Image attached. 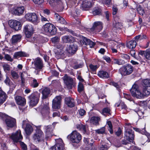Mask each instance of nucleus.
Here are the masks:
<instances>
[{
	"instance_id": "obj_1",
	"label": "nucleus",
	"mask_w": 150,
	"mask_h": 150,
	"mask_svg": "<svg viewBox=\"0 0 150 150\" xmlns=\"http://www.w3.org/2000/svg\"><path fill=\"white\" fill-rule=\"evenodd\" d=\"M134 132L130 129H127L125 134L124 139L122 141V143L123 144L126 145L129 143V142L132 141L134 139Z\"/></svg>"
},
{
	"instance_id": "obj_2",
	"label": "nucleus",
	"mask_w": 150,
	"mask_h": 150,
	"mask_svg": "<svg viewBox=\"0 0 150 150\" xmlns=\"http://www.w3.org/2000/svg\"><path fill=\"white\" fill-rule=\"evenodd\" d=\"M130 91L132 96L137 98L141 99L145 96L144 92L142 93L140 92L138 86L137 84H134L133 85Z\"/></svg>"
},
{
	"instance_id": "obj_3",
	"label": "nucleus",
	"mask_w": 150,
	"mask_h": 150,
	"mask_svg": "<svg viewBox=\"0 0 150 150\" xmlns=\"http://www.w3.org/2000/svg\"><path fill=\"white\" fill-rule=\"evenodd\" d=\"M65 85L68 89H71L75 86L76 83L74 79L67 74H65L62 78Z\"/></svg>"
},
{
	"instance_id": "obj_4",
	"label": "nucleus",
	"mask_w": 150,
	"mask_h": 150,
	"mask_svg": "<svg viewBox=\"0 0 150 150\" xmlns=\"http://www.w3.org/2000/svg\"><path fill=\"white\" fill-rule=\"evenodd\" d=\"M43 30L47 34L53 35L57 33V29L55 26L50 23H46L43 26Z\"/></svg>"
},
{
	"instance_id": "obj_5",
	"label": "nucleus",
	"mask_w": 150,
	"mask_h": 150,
	"mask_svg": "<svg viewBox=\"0 0 150 150\" xmlns=\"http://www.w3.org/2000/svg\"><path fill=\"white\" fill-rule=\"evenodd\" d=\"M133 67L130 64H127L121 67L119 71L122 76H126L130 74L133 72Z\"/></svg>"
},
{
	"instance_id": "obj_6",
	"label": "nucleus",
	"mask_w": 150,
	"mask_h": 150,
	"mask_svg": "<svg viewBox=\"0 0 150 150\" xmlns=\"http://www.w3.org/2000/svg\"><path fill=\"white\" fill-rule=\"evenodd\" d=\"M40 93L38 92H35L32 93L28 97L30 100V104L33 106L36 105L38 103L40 97Z\"/></svg>"
},
{
	"instance_id": "obj_7",
	"label": "nucleus",
	"mask_w": 150,
	"mask_h": 150,
	"mask_svg": "<svg viewBox=\"0 0 150 150\" xmlns=\"http://www.w3.org/2000/svg\"><path fill=\"white\" fill-rule=\"evenodd\" d=\"M36 128L33 138L34 140L40 142L44 140V133L40 127H37Z\"/></svg>"
},
{
	"instance_id": "obj_8",
	"label": "nucleus",
	"mask_w": 150,
	"mask_h": 150,
	"mask_svg": "<svg viewBox=\"0 0 150 150\" xmlns=\"http://www.w3.org/2000/svg\"><path fill=\"white\" fill-rule=\"evenodd\" d=\"M69 137L70 140L73 143H79L81 139V135L77 131H73L70 136L69 135L67 137Z\"/></svg>"
},
{
	"instance_id": "obj_9",
	"label": "nucleus",
	"mask_w": 150,
	"mask_h": 150,
	"mask_svg": "<svg viewBox=\"0 0 150 150\" xmlns=\"http://www.w3.org/2000/svg\"><path fill=\"white\" fill-rule=\"evenodd\" d=\"M25 18L26 20L35 24L39 22L38 17L34 13H28L25 14Z\"/></svg>"
},
{
	"instance_id": "obj_10",
	"label": "nucleus",
	"mask_w": 150,
	"mask_h": 150,
	"mask_svg": "<svg viewBox=\"0 0 150 150\" xmlns=\"http://www.w3.org/2000/svg\"><path fill=\"white\" fill-rule=\"evenodd\" d=\"M24 30L26 37L29 38L34 33V29L33 25L30 24H28L24 26Z\"/></svg>"
},
{
	"instance_id": "obj_11",
	"label": "nucleus",
	"mask_w": 150,
	"mask_h": 150,
	"mask_svg": "<svg viewBox=\"0 0 150 150\" xmlns=\"http://www.w3.org/2000/svg\"><path fill=\"white\" fill-rule=\"evenodd\" d=\"M62 97L59 96H56L53 100L52 108L53 109H59L60 108Z\"/></svg>"
},
{
	"instance_id": "obj_12",
	"label": "nucleus",
	"mask_w": 150,
	"mask_h": 150,
	"mask_svg": "<svg viewBox=\"0 0 150 150\" xmlns=\"http://www.w3.org/2000/svg\"><path fill=\"white\" fill-rule=\"evenodd\" d=\"M34 65V68L36 70H40L44 67V64L42 60L40 57L35 58L34 62H32Z\"/></svg>"
},
{
	"instance_id": "obj_13",
	"label": "nucleus",
	"mask_w": 150,
	"mask_h": 150,
	"mask_svg": "<svg viewBox=\"0 0 150 150\" xmlns=\"http://www.w3.org/2000/svg\"><path fill=\"white\" fill-rule=\"evenodd\" d=\"M10 138L12 139L14 143H17L19 142V140L23 139V137L21 134V131L19 129L15 133L12 134L10 136Z\"/></svg>"
},
{
	"instance_id": "obj_14",
	"label": "nucleus",
	"mask_w": 150,
	"mask_h": 150,
	"mask_svg": "<svg viewBox=\"0 0 150 150\" xmlns=\"http://www.w3.org/2000/svg\"><path fill=\"white\" fill-rule=\"evenodd\" d=\"M10 26L16 31L20 30L22 25L21 23L16 20L10 21L9 22Z\"/></svg>"
},
{
	"instance_id": "obj_15",
	"label": "nucleus",
	"mask_w": 150,
	"mask_h": 150,
	"mask_svg": "<svg viewBox=\"0 0 150 150\" xmlns=\"http://www.w3.org/2000/svg\"><path fill=\"white\" fill-rule=\"evenodd\" d=\"M56 144L50 148L51 150H63L64 148V144L61 139L56 140Z\"/></svg>"
},
{
	"instance_id": "obj_16",
	"label": "nucleus",
	"mask_w": 150,
	"mask_h": 150,
	"mask_svg": "<svg viewBox=\"0 0 150 150\" xmlns=\"http://www.w3.org/2000/svg\"><path fill=\"white\" fill-rule=\"evenodd\" d=\"M103 28L102 24L100 21L96 22L94 23L92 27L90 29L91 32H99Z\"/></svg>"
},
{
	"instance_id": "obj_17",
	"label": "nucleus",
	"mask_w": 150,
	"mask_h": 150,
	"mask_svg": "<svg viewBox=\"0 0 150 150\" xmlns=\"http://www.w3.org/2000/svg\"><path fill=\"white\" fill-rule=\"evenodd\" d=\"M26 125L25 128V131L27 135H30L33 131V128L31 125L28 123L27 120H24L23 121L22 126L24 127Z\"/></svg>"
},
{
	"instance_id": "obj_18",
	"label": "nucleus",
	"mask_w": 150,
	"mask_h": 150,
	"mask_svg": "<svg viewBox=\"0 0 150 150\" xmlns=\"http://www.w3.org/2000/svg\"><path fill=\"white\" fill-rule=\"evenodd\" d=\"M5 122L6 126L12 128L16 125V119L10 117L6 119Z\"/></svg>"
},
{
	"instance_id": "obj_19",
	"label": "nucleus",
	"mask_w": 150,
	"mask_h": 150,
	"mask_svg": "<svg viewBox=\"0 0 150 150\" xmlns=\"http://www.w3.org/2000/svg\"><path fill=\"white\" fill-rule=\"evenodd\" d=\"M56 3L55 8L58 12L62 11L64 9L63 2L61 0H52Z\"/></svg>"
},
{
	"instance_id": "obj_20",
	"label": "nucleus",
	"mask_w": 150,
	"mask_h": 150,
	"mask_svg": "<svg viewBox=\"0 0 150 150\" xmlns=\"http://www.w3.org/2000/svg\"><path fill=\"white\" fill-rule=\"evenodd\" d=\"M54 127L53 125H48L45 127V131L46 133V138L51 136Z\"/></svg>"
},
{
	"instance_id": "obj_21",
	"label": "nucleus",
	"mask_w": 150,
	"mask_h": 150,
	"mask_svg": "<svg viewBox=\"0 0 150 150\" xmlns=\"http://www.w3.org/2000/svg\"><path fill=\"white\" fill-rule=\"evenodd\" d=\"M15 99L18 105L23 106L25 104L26 100L25 98L17 96L15 97Z\"/></svg>"
},
{
	"instance_id": "obj_22",
	"label": "nucleus",
	"mask_w": 150,
	"mask_h": 150,
	"mask_svg": "<svg viewBox=\"0 0 150 150\" xmlns=\"http://www.w3.org/2000/svg\"><path fill=\"white\" fill-rule=\"evenodd\" d=\"M51 92L50 89L47 87L43 88L42 90L41 93L42 96V99H45L47 98L50 96Z\"/></svg>"
},
{
	"instance_id": "obj_23",
	"label": "nucleus",
	"mask_w": 150,
	"mask_h": 150,
	"mask_svg": "<svg viewBox=\"0 0 150 150\" xmlns=\"http://www.w3.org/2000/svg\"><path fill=\"white\" fill-rule=\"evenodd\" d=\"M78 46L76 44H71L69 46L67 50L68 53L71 54H74L78 50Z\"/></svg>"
},
{
	"instance_id": "obj_24",
	"label": "nucleus",
	"mask_w": 150,
	"mask_h": 150,
	"mask_svg": "<svg viewBox=\"0 0 150 150\" xmlns=\"http://www.w3.org/2000/svg\"><path fill=\"white\" fill-rule=\"evenodd\" d=\"M25 10L24 7L23 6H20L15 8L13 12L16 15L20 16L23 13Z\"/></svg>"
},
{
	"instance_id": "obj_25",
	"label": "nucleus",
	"mask_w": 150,
	"mask_h": 150,
	"mask_svg": "<svg viewBox=\"0 0 150 150\" xmlns=\"http://www.w3.org/2000/svg\"><path fill=\"white\" fill-rule=\"evenodd\" d=\"M66 104L70 107H73L75 106V103L74 99L70 97H66L65 98Z\"/></svg>"
},
{
	"instance_id": "obj_26",
	"label": "nucleus",
	"mask_w": 150,
	"mask_h": 150,
	"mask_svg": "<svg viewBox=\"0 0 150 150\" xmlns=\"http://www.w3.org/2000/svg\"><path fill=\"white\" fill-rule=\"evenodd\" d=\"M7 97L6 93L0 88V105L6 101Z\"/></svg>"
},
{
	"instance_id": "obj_27",
	"label": "nucleus",
	"mask_w": 150,
	"mask_h": 150,
	"mask_svg": "<svg viewBox=\"0 0 150 150\" xmlns=\"http://www.w3.org/2000/svg\"><path fill=\"white\" fill-rule=\"evenodd\" d=\"M139 54L144 56L148 60H150V48L147 49L146 51L140 50L139 52Z\"/></svg>"
},
{
	"instance_id": "obj_28",
	"label": "nucleus",
	"mask_w": 150,
	"mask_h": 150,
	"mask_svg": "<svg viewBox=\"0 0 150 150\" xmlns=\"http://www.w3.org/2000/svg\"><path fill=\"white\" fill-rule=\"evenodd\" d=\"M62 40L63 43H70L74 40V38L71 35H65L63 36Z\"/></svg>"
},
{
	"instance_id": "obj_29",
	"label": "nucleus",
	"mask_w": 150,
	"mask_h": 150,
	"mask_svg": "<svg viewBox=\"0 0 150 150\" xmlns=\"http://www.w3.org/2000/svg\"><path fill=\"white\" fill-rule=\"evenodd\" d=\"M82 41L83 44H85L86 45H89L90 47L91 48L93 47L95 45L94 42L85 37L83 38Z\"/></svg>"
},
{
	"instance_id": "obj_30",
	"label": "nucleus",
	"mask_w": 150,
	"mask_h": 150,
	"mask_svg": "<svg viewBox=\"0 0 150 150\" xmlns=\"http://www.w3.org/2000/svg\"><path fill=\"white\" fill-rule=\"evenodd\" d=\"M91 0H86L83 1L82 4V7L84 9L86 10L90 8L92 6V4L90 1Z\"/></svg>"
},
{
	"instance_id": "obj_31",
	"label": "nucleus",
	"mask_w": 150,
	"mask_h": 150,
	"mask_svg": "<svg viewBox=\"0 0 150 150\" xmlns=\"http://www.w3.org/2000/svg\"><path fill=\"white\" fill-rule=\"evenodd\" d=\"M27 56L26 53L24 52L19 51L15 52L13 55L15 59H18L20 57H25Z\"/></svg>"
},
{
	"instance_id": "obj_32",
	"label": "nucleus",
	"mask_w": 150,
	"mask_h": 150,
	"mask_svg": "<svg viewBox=\"0 0 150 150\" xmlns=\"http://www.w3.org/2000/svg\"><path fill=\"white\" fill-rule=\"evenodd\" d=\"M98 75L100 78L104 79H107L109 77V73L104 71H99L98 73Z\"/></svg>"
},
{
	"instance_id": "obj_33",
	"label": "nucleus",
	"mask_w": 150,
	"mask_h": 150,
	"mask_svg": "<svg viewBox=\"0 0 150 150\" xmlns=\"http://www.w3.org/2000/svg\"><path fill=\"white\" fill-rule=\"evenodd\" d=\"M21 36L20 35H13L11 38V42L13 44H14L17 43L19 41L21 38Z\"/></svg>"
},
{
	"instance_id": "obj_34",
	"label": "nucleus",
	"mask_w": 150,
	"mask_h": 150,
	"mask_svg": "<svg viewBox=\"0 0 150 150\" xmlns=\"http://www.w3.org/2000/svg\"><path fill=\"white\" fill-rule=\"evenodd\" d=\"M100 119V118L98 117L93 116L90 118L89 121L90 123L96 125L99 124V121Z\"/></svg>"
},
{
	"instance_id": "obj_35",
	"label": "nucleus",
	"mask_w": 150,
	"mask_h": 150,
	"mask_svg": "<svg viewBox=\"0 0 150 150\" xmlns=\"http://www.w3.org/2000/svg\"><path fill=\"white\" fill-rule=\"evenodd\" d=\"M42 115L44 116H49L50 113L49 107L47 106H45L41 110Z\"/></svg>"
},
{
	"instance_id": "obj_36",
	"label": "nucleus",
	"mask_w": 150,
	"mask_h": 150,
	"mask_svg": "<svg viewBox=\"0 0 150 150\" xmlns=\"http://www.w3.org/2000/svg\"><path fill=\"white\" fill-rule=\"evenodd\" d=\"M54 16L59 23L62 24H65L66 23V22L64 19L61 17L58 13H55Z\"/></svg>"
},
{
	"instance_id": "obj_37",
	"label": "nucleus",
	"mask_w": 150,
	"mask_h": 150,
	"mask_svg": "<svg viewBox=\"0 0 150 150\" xmlns=\"http://www.w3.org/2000/svg\"><path fill=\"white\" fill-rule=\"evenodd\" d=\"M136 45V41L131 40L127 43V46L129 49H133L135 47Z\"/></svg>"
},
{
	"instance_id": "obj_38",
	"label": "nucleus",
	"mask_w": 150,
	"mask_h": 150,
	"mask_svg": "<svg viewBox=\"0 0 150 150\" xmlns=\"http://www.w3.org/2000/svg\"><path fill=\"white\" fill-rule=\"evenodd\" d=\"M76 127L79 130H82L84 134L86 132V127L85 125H83L81 124H78L76 125Z\"/></svg>"
},
{
	"instance_id": "obj_39",
	"label": "nucleus",
	"mask_w": 150,
	"mask_h": 150,
	"mask_svg": "<svg viewBox=\"0 0 150 150\" xmlns=\"http://www.w3.org/2000/svg\"><path fill=\"white\" fill-rule=\"evenodd\" d=\"M110 109L108 107L105 108L103 109L101 113L105 115L106 114H109V115H110Z\"/></svg>"
},
{
	"instance_id": "obj_40",
	"label": "nucleus",
	"mask_w": 150,
	"mask_h": 150,
	"mask_svg": "<svg viewBox=\"0 0 150 150\" xmlns=\"http://www.w3.org/2000/svg\"><path fill=\"white\" fill-rule=\"evenodd\" d=\"M144 88H147L150 86V80L147 79L144 80L143 81Z\"/></svg>"
},
{
	"instance_id": "obj_41",
	"label": "nucleus",
	"mask_w": 150,
	"mask_h": 150,
	"mask_svg": "<svg viewBox=\"0 0 150 150\" xmlns=\"http://www.w3.org/2000/svg\"><path fill=\"white\" fill-rule=\"evenodd\" d=\"M102 11L100 8H97L94 9L93 13L94 15H100L101 14Z\"/></svg>"
},
{
	"instance_id": "obj_42",
	"label": "nucleus",
	"mask_w": 150,
	"mask_h": 150,
	"mask_svg": "<svg viewBox=\"0 0 150 150\" xmlns=\"http://www.w3.org/2000/svg\"><path fill=\"white\" fill-rule=\"evenodd\" d=\"M137 10L138 13L140 15H143L144 13L143 9L141 7L140 5H137Z\"/></svg>"
},
{
	"instance_id": "obj_43",
	"label": "nucleus",
	"mask_w": 150,
	"mask_h": 150,
	"mask_svg": "<svg viewBox=\"0 0 150 150\" xmlns=\"http://www.w3.org/2000/svg\"><path fill=\"white\" fill-rule=\"evenodd\" d=\"M39 83L36 79H34L31 83L30 86L33 88H36L38 86Z\"/></svg>"
},
{
	"instance_id": "obj_44",
	"label": "nucleus",
	"mask_w": 150,
	"mask_h": 150,
	"mask_svg": "<svg viewBox=\"0 0 150 150\" xmlns=\"http://www.w3.org/2000/svg\"><path fill=\"white\" fill-rule=\"evenodd\" d=\"M89 67L91 69V71L92 72H96L98 68V67L97 65H94L92 64H90Z\"/></svg>"
},
{
	"instance_id": "obj_45",
	"label": "nucleus",
	"mask_w": 150,
	"mask_h": 150,
	"mask_svg": "<svg viewBox=\"0 0 150 150\" xmlns=\"http://www.w3.org/2000/svg\"><path fill=\"white\" fill-rule=\"evenodd\" d=\"M3 67L5 72H7L10 70V66L8 64L6 63L4 64L3 65Z\"/></svg>"
},
{
	"instance_id": "obj_46",
	"label": "nucleus",
	"mask_w": 150,
	"mask_h": 150,
	"mask_svg": "<svg viewBox=\"0 0 150 150\" xmlns=\"http://www.w3.org/2000/svg\"><path fill=\"white\" fill-rule=\"evenodd\" d=\"M11 75L13 78L14 79H17L19 77L17 73L14 71H11Z\"/></svg>"
},
{
	"instance_id": "obj_47",
	"label": "nucleus",
	"mask_w": 150,
	"mask_h": 150,
	"mask_svg": "<svg viewBox=\"0 0 150 150\" xmlns=\"http://www.w3.org/2000/svg\"><path fill=\"white\" fill-rule=\"evenodd\" d=\"M84 89V86L83 84L81 82L79 83L78 87V91L79 93H81L83 91Z\"/></svg>"
},
{
	"instance_id": "obj_48",
	"label": "nucleus",
	"mask_w": 150,
	"mask_h": 150,
	"mask_svg": "<svg viewBox=\"0 0 150 150\" xmlns=\"http://www.w3.org/2000/svg\"><path fill=\"white\" fill-rule=\"evenodd\" d=\"M107 125L108 126V130L111 134H112L113 130L112 129V126L111 122L110 121H108L107 122Z\"/></svg>"
},
{
	"instance_id": "obj_49",
	"label": "nucleus",
	"mask_w": 150,
	"mask_h": 150,
	"mask_svg": "<svg viewBox=\"0 0 150 150\" xmlns=\"http://www.w3.org/2000/svg\"><path fill=\"white\" fill-rule=\"evenodd\" d=\"M105 128L103 127L99 129L96 130V132L98 134H103L105 133Z\"/></svg>"
},
{
	"instance_id": "obj_50",
	"label": "nucleus",
	"mask_w": 150,
	"mask_h": 150,
	"mask_svg": "<svg viewBox=\"0 0 150 150\" xmlns=\"http://www.w3.org/2000/svg\"><path fill=\"white\" fill-rule=\"evenodd\" d=\"M78 112L79 115L82 116L85 115L86 114V111L83 109L78 110Z\"/></svg>"
},
{
	"instance_id": "obj_51",
	"label": "nucleus",
	"mask_w": 150,
	"mask_h": 150,
	"mask_svg": "<svg viewBox=\"0 0 150 150\" xmlns=\"http://www.w3.org/2000/svg\"><path fill=\"white\" fill-rule=\"evenodd\" d=\"M20 144L23 150H27V145L23 142L20 141Z\"/></svg>"
},
{
	"instance_id": "obj_52",
	"label": "nucleus",
	"mask_w": 150,
	"mask_h": 150,
	"mask_svg": "<svg viewBox=\"0 0 150 150\" xmlns=\"http://www.w3.org/2000/svg\"><path fill=\"white\" fill-rule=\"evenodd\" d=\"M4 58L8 61L11 62L13 61V59L11 58V57L8 54H5Z\"/></svg>"
},
{
	"instance_id": "obj_53",
	"label": "nucleus",
	"mask_w": 150,
	"mask_h": 150,
	"mask_svg": "<svg viewBox=\"0 0 150 150\" xmlns=\"http://www.w3.org/2000/svg\"><path fill=\"white\" fill-rule=\"evenodd\" d=\"M109 147L108 146L107 144H105L102 145L100 147V150H107L109 148Z\"/></svg>"
},
{
	"instance_id": "obj_54",
	"label": "nucleus",
	"mask_w": 150,
	"mask_h": 150,
	"mask_svg": "<svg viewBox=\"0 0 150 150\" xmlns=\"http://www.w3.org/2000/svg\"><path fill=\"white\" fill-rule=\"evenodd\" d=\"M122 26V25L121 23H120L119 22H116L114 25V27L116 29H118L120 28Z\"/></svg>"
},
{
	"instance_id": "obj_55",
	"label": "nucleus",
	"mask_w": 150,
	"mask_h": 150,
	"mask_svg": "<svg viewBox=\"0 0 150 150\" xmlns=\"http://www.w3.org/2000/svg\"><path fill=\"white\" fill-rule=\"evenodd\" d=\"M112 0H103L102 3L106 5H110L111 3Z\"/></svg>"
},
{
	"instance_id": "obj_56",
	"label": "nucleus",
	"mask_w": 150,
	"mask_h": 150,
	"mask_svg": "<svg viewBox=\"0 0 150 150\" xmlns=\"http://www.w3.org/2000/svg\"><path fill=\"white\" fill-rule=\"evenodd\" d=\"M110 84L114 86L117 89H119L120 88V86L118 84V83H117L115 82L114 81H111L110 82Z\"/></svg>"
},
{
	"instance_id": "obj_57",
	"label": "nucleus",
	"mask_w": 150,
	"mask_h": 150,
	"mask_svg": "<svg viewBox=\"0 0 150 150\" xmlns=\"http://www.w3.org/2000/svg\"><path fill=\"white\" fill-rule=\"evenodd\" d=\"M121 61V60H119L117 59H114L113 62L114 64H117L118 65H121L122 64Z\"/></svg>"
},
{
	"instance_id": "obj_58",
	"label": "nucleus",
	"mask_w": 150,
	"mask_h": 150,
	"mask_svg": "<svg viewBox=\"0 0 150 150\" xmlns=\"http://www.w3.org/2000/svg\"><path fill=\"white\" fill-rule=\"evenodd\" d=\"M122 131L120 128L119 127L117 131L115 132V134L118 137L120 136L122 134Z\"/></svg>"
},
{
	"instance_id": "obj_59",
	"label": "nucleus",
	"mask_w": 150,
	"mask_h": 150,
	"mask_svg": "<svg viewBox=\"0 0 150 150\" xmlns=\"http://www.w3.org/2000/svg\"><path fill=\"white\" fill-rule=\"evenodd\" d=\"M59 38L57 37H55L51 39V41L52 42L54 43L58 42L59 40Z\"/></svg>"
},
{
	"instance_id": "obj_60",
	"label": "nucleus",
	"mask_w": 150,
	"mask_h": 150,
	"mask_svg": "<svg viewBox=\"0 0 150 150\" xmlns=\"http://www.w3.org/2000/svg\"><path fill=\"white\" fill-rule=\"evenodd\" d=\"M10 81V80L8 76H6V78L4 80V82L6 84L10 86L11 85Z\"/></svg>"
},
{
	"instance_id": "obj_61",
	"label": "nucleus",
	"mask_w": 150,
	"mask_h": 150,
	"mask_svg": "<svg viewBox=\"0 0 150 150\" xmlns=\"http://www.w3.org/2000/svg\"><path fill=\"white\" fill-rule=\"evenodd\" d=\"M52 84L54 86H58L60 84V82L59 81L53 80L52 82Z\"/></svg>"
},
{
	"instance_id": "obj_62",
	"label": "nucleus",
	"mask_w": 150,
	"mask_h": 150,
	"mask_svg": "<svg viewBox=\"0 0 150 150\" xmlns=\"http://www.w3.org/2000/svg\"><path fill=\"white\" fill-rule=\"evenodd\" d=\"M60 112L59 111H57L53 112L52 114V117H60Z\"/></svg>"
},
{
	"instance_id": "obj_63",
	"label": "nucleus",
	"mask_w": 150,
	"mask_h": 150,
	"mask_svg": "<svg viewBox=\"0 0 150 150\" xmlns=\"http://www.w3.org/2000/svg\"><path fill=\"white\" fill-rule=\"evenodd\" d=\"M74 23L76 26L78 27H80L81 25V21L80 19L76 20Z\"/></svg>"
},
{
	"instance_id": "obj_64",
	"label": "nucleus",
	"mask_w": 150,
	"mask_h": 150,
	"mask_svg": "<svg viewBox=\"0 0 150 150\" xmlns=\"http://www.w3.org/2000/svg\"><path fill=\"white\" fill-rule=\"evenodd\" d=\"M130 150H141L140 149L134 146L130 147Z\"/></svg>"
}]
</instances>
